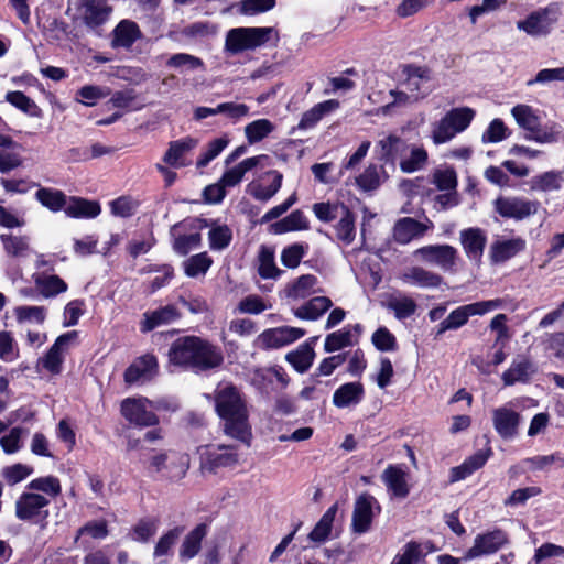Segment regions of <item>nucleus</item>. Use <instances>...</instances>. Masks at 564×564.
<instances>
[{
    "label": "nucleus",
    "mask_w": 564,
    "mask_h": 564,
    "mask_svg": "<svg viewBox=\"0 0 564 564\" xmlns=\"http://www.w3.org/2000/svg\"><path fill=\"white\" fill-rule=\"evenodd\" d=\"M36 286L45 297H53L67 290V284L59 276L54 274H42L36 278Z\"/></svg>",
    "instance_id": "ea45409f"
},
{
    "label": "nucleus",
    "mask_w": 564,
    "mask_h": 564,
    "mask_svg": "<svg viewBox=\"0 0 564 564\" xmlns=\"http://www.w3.org/2000/svg\"><path fill=\"white\" fill-rule=\"evenodd\" d=\"M427 152L424 148L410 144L408 153L400 161V169L404 173L422 170L427 163Z\"/></svg>",
    "instance_id": "e433bc0d"
},
{
    "label": "nucleus",
    "mask_w": 564,
    "mask_h": 564,
    "mask_svg": "<svg viewBox=\"0 0 564 564\" xmlns=\"http://www.w3.org/2000/svg\"><path fill=\"white\" fill-rule=\"evenodd\" d=\"M456 249L448 245L425 246L414 251V257L421 261L448 271L455 265Z\"/></svg>",
    "instance_id": "ddd939ff"
},
{
    "label": "nucleus",
    "mask_w": 564,
    "mask_h": 564,
    "mask_svg": "<svg viewBox=\"0 0 564 564\" xmlns=\"http://www.w3.org/2000/svg\"><path fill=\"white\" fill-rule=\"evenodd\" d=\"M542 344L552 358L564 362V332L545 334Z\"/></svg>",
    "instance_id": "de8ad7c7"
},
{
    "label": "nucleus",
    "mask_w": 564,
    "mask_h": 564,
    "mask_svg": "<svg viewBox=\"0 0 564 564\" xmlns=\"http://www.w3.org/2000/svg\"><path fill=\"white\" fill-rule=\"evenodd\" d=\"M258 258V271L262 278L274 279L281 273V270L274 263V252L270 248L262 246Z\"/></svg>",
    "instance_id": "49530a36"
},
{
    "label": "nucleus",
    "mask_w": 564,
    "mask_h": 564,
    "mask_svg": "<svg viewBox=\"0 0 564 564\" xmlns=\"http://www.w3.org/2000/svg\"><path fill=\"white\" fill-rule=\"evenodd\" d=\"M151 408L152 402L145 398H127L121 402V414L137 426H153L159 419Z\"/></svg>",
    "instance_id": "6e6552de"
},
{
    "label": "nucleus",
    "mask_w": 564,
    "mask_h": 564,
    "mask_svg": "<svg viewBox=\"0 0 564 564\" xmlns=\"http://www.w3.org/2000/svg\"><path fill=\"white\" fill-rule=\"evenodd\" d=\"M228 143L229 139L226 137L210 141L207 144L206 151L202 153L200 158L197 160V167H205L212 160L218 156V154L228 145Z\"/></svg>",
    "instance_id": "13d9d810"
},
{
    "label": "nucleus",
    "mask_w": 564,
    "mask_h": 564,
    "mask_svg": "<svg viewBox=\"0 0 564 564\" xmlns=\"http://www.w3.org/2000/svg\"><path fill=\"white\" fill-rule=\"evenodd\" d=\"M111 46L113 48H130L132 44L141 37V31L138 24L130 20H122L112 32Z\"/></svg>",
    "instance_id": "a878e982"
},
{
    "label": "nucleus",
    "mask_w": 564,
    "mask_h": 564,
    "mask_svg": "<svg viewBox=\"0 0 564 564\" xmlns=\"http://www.w3.org/2000/svg\"><path fill=\"white\" fill-rule=\"evenodd\" d=\"M402 72L405 75L404 86L415 100L430 93L426 84L431 80V70L427 67L409 64Z\"/></svg>",
    "instance_id": "dca6fc26"
},
{
    "label": "nucleus",
    "mask_w": 564,
    "mask_h": 564,
    "mask_svg": "<svg viewBox=\"0 0 564 564\" xmlns=\"http://www.w3.org/2000/svg\"><path fill=\"white\" fill-rule=\"evenodd\" d=\"M271 227L275 234H283L292 230L307 229L308 223L304 214L297 209L285 218L274 223Z\"/></svg>",
    "instance_id": "a19ab883"
},
{
    "label": "nucleus",
    "mask_w": 564,
    "mask_h": 564,
    "mask_svg": "<svg viewBox=\"0 0 564 564\" xmlns=\"http://www.w3.org/2000/svg\"><path fill=\"white\" fill-rule=\"evenodd\" d=\"M273 130V124L267 119L256 120L245 128V133L250 143H257Z\"/></svg>",
    "instance_id": "603ef678"
},
{
    "label": "nucleus",
    "mask_w": 564,
    "mask_h": 564,
    "mask_svg": "<svg viewBox=\"0 0 564 564\" xmlns=\"http://www.w3.org/2000/svg\"><path fill=\"white\" fill-rule=\"evenodd\" d=\"M286 360L300 372H306L313 364L315 351L311 343L300 345L295 350L286 355Z\"/></svg>",
    "instance_id": "c9c22d12"
},
{
    "label": "nucleus",
    "mask_w": 564,
    "mask_h": 564,
    "mask_svg": "<svg viewBox=\"0 0 564 564\" xmlns=\"http://www.w3.org/2000/svg\"><path fill=\"white\" fill-rule=\"evenodd\" d=\"M364 397V387L360 382H349L340 386L333 395V403L337 408H347L358 404Z\"/></svg>",
    "instance_id": "2f4dec72"
},
{
    "label": "nucleus",
    "mask_w": 564,
    "mask_h": 564,
    "mask_svg": "<svg viewBox=\"0 0 564 564\" xmlns=\"http://www.w3.org/2000/svg\"><path fill=\"white\" fill-rule=\"evenodd\" d=\"M181 35L191 39V40H198L207 37L215 33V28L210 25L208 22H194L192 24H188L184 26L181 30Z\"/></svg>",
    "instance_id": "052dcab7"
},
{
    "label": "nucleus",
    "mask_w": 564,
    "mask_h": 564,
    "mask_svg": "<svg viewBox=\"0 0 564 564\" xmlns=\"http://www.w3.org/2000/svg\"><path fill=\"white\" fill-rule=\"evenodd\" d=\"M317 278L312 274H304L297 278L293 283L289 284L285 293L291 299H304L314 292Z\"/></svg>",
    "instance_id": "58836bf2"
},
{
    "label": "nucleus",
    "mask_w": 564,
    "mask_h": 564,
    "mask_svg": "<svg viewBox=\"0 0 564 564\" xmlns=\"http://www.w3.org/2000/svg\"><path fill=\"white\" fill-rule=\"evenodd\" d=\"M232 446L220 445L217 448L209 447L202 457V469L214 473L219 467L232 466L237 463V454Z\"/></svg>",
    "instance_id": "6ab92c4d"
},
{
    "label": "nucleus",
    "mask_w": 564,
    "mask_h": 564,
    "mask_svg": "<svg viewBox=\"0 0 564 564\" xmlns=\"http://www.w3.org/2000/svg\"><path fill=\"white\" fill-rule=\"evenodd\" d=\"M350 345H352L351 332L343 329L326 336L324 349L327 352H333Z\"/></svg>",
    "instance_id": "4d7b16f0"
},
{
    "label": "nucleus",
    "mask_w": 564,
    "mask_h": 564,
    "mask_svg": "<svg viewBox=\"0 0 564 564\" xmlns=\"http://www.w3.org/2000/svg\"><path fill=\"white\" fill-rule=\"evenodd\" d=\"M558 10L555 6L532 12L527 19L518 21L517 28L531 36L547 35L557 21Z\"/></svg>",
    "instance_id": "9d476101"
},
{
    "label": "nucleus",
    "mask_w": 564,
    "mask_h": 564,
    "mask_svg": "<svg viewBox=\"0 0 564 564\" xmlns=\"http://www.w3.org/2000/svg\"><path fill=\"white\" fill-rule=\"evenodd\" d=\"M213 260L207 256L206 252L192 256L184 262V269L186 275L196 278L200 274H205L210 268Z\"/></svg>",
    "instance_id": "09e8293b"
},
{
    "label": "nucleus",
    "mask_w": 564,
    "mask_h": 564,
    "mask_svg": "<svg viewBox=\"0 0 564 564\" xmlns=\"http://www.w3.org/2000/svg\"><path fill=\"white\" fill-rule=\"evenodd\" d=\"M460 240L468 258L474 261H479L487 242L484 231L479 228L463 230L460 232Z\"/></svg>",
    "instance_id": "393cba45"
},
{
    "label": "nucleus",
    "mask_w": 564,
    "mask_h": 564,
    "mask_svg": "<svg viewBox=\"0 0 564 564\" xmlns=\"http://www.w3.org/2000/svg\"><path fill=\"white\" fill-rule=\"evenodd\" d=\"M562 181L561 173L550 171L534 176L530 182V187L533 191H556L561 187Z\"/></svg>",
    "instance_id": "a18cd8bd"
},
{
    "label": "nucleus",
    "mask_w": 564,
    "mask_h": 564,
    "mask_svg": "<svg viewBox=\"0 0 564 564\" xmlns=\"http://www.w3.org/2000/svg\"><path fill=\"white\" fill-rule=\"evenodd\" d=\"M197 143L198 141L191 137L170 142L169 149L163 156V161L174 167L183 166V156L191 152Z\"/></svg>",
    "instance_id": "c756f323"
},
{
    "label": "nucleus",
    "mask_w": 564,
    "mask_h": 564,
    "mask_svg": "<svg viewBox=\"0 0 564 564\" xmlns=\"http://www.w3.org/2000/svg\"><path fill=\"white\" fill-rule=\"evenodd\" d=\"M167 356L170 364L195 371H208L224 362L221 349L198 336L177 338Z\"/></svg>",
    "instance_id": "f03ea898"
},
{
    "label": "nucleus",
    "mask_w": 564,
    "mask_h": 564,
    "mask_svg": "<svg viewBox=\"0 0 564 564\" xmlns=\"http://www.w3.org/2000/svg\"><path fill=\"white\" fill-rule=\"evenodd\" d=\"M388 308L394 312L398 319H405L413 315L416 311V303L409 296L393 297L388 304Z\"/></svg>",
    "instance_id": "3c124183"
},
{
    "label": "nucleus",
    "mask_w": 564,
    "mask_h": 564,
    "mask_svg": "<svg viewBox=\"0 0 564 564\" xmlns=\"http://www.w3.org/2000/svg\"><path fill=\"white\" fill-rule=\"evenodd\" d=\"M77 332H68L57 337L54 345L43 358V367L52 373H59L63 362V352L66 347L76 339Z\"/></svg>",
    "instance_id": "5701e85b"
},
{
    "label": "nucleus",
    "mask_w": 564,
    "mask_h": 564,
    "mask_svg": "<svg viewBox=\"0 0 564 564\" xmlns=\"http://www.w3.org/2000/svg\"><path fill=\"white\" fill-rule=\"evenodd\" d=\"M520 414L509 408L502 406L492 411V423L497 433L505 440L518 434Z\"/></svg>",
    "instance_id": "a211bd4d"
},
{
    "label": "nucleus",
    "mask_w": 564,
    "mask_h": 564,
    "mask_svg": "<svg viewBox=\"0 0 564 564\" xmlns=\"http://www.w3.org/2000/svg\"><path fill=\"white\" fill-rule=\"evenodd\" d=\"M540 203L521 197H499L495 200L496 212L503 218L522 220L534 215Z\"/></svg>",
    "instance_id": "f8f14e48"
},
{
    "label": "nucleus",
    "mask_w": 564,
    "mask_h": 564,
    "mask_svg": "<svg viewBox=\"0 0 564 564\" xmlns=\"http://www.w3.org/2000/svg\"><path fill=\"white\" fill-rule=\"evenodd\" d=\"M433 183L441 191L455 189L457 185L456 173L452 169L437 170L433 175Z\"/></svg>",
    "instance_id": "69168bd1"
},
{
    "label": "nucleus",
    "mask_w": 564,
    "mask_h": 564,
    "mask_svg": "<svg viewBox=\"0 0 564 564\" xmlns=\"http://www.w3.org/2000/svg\"><path fill=\"white\" fill-rule=\"evenodd\" d=\"M65 213L69 217L93 218L99 215L100 206L97 202L74 197L72 198L70 203L65 207Z\"/></svg>",
    "instance_id": "4c0bfd02"
},
{
    "label": "nucleus",
    "mask_w": 564,
    "mask_h": 564,
    "mask_svg": "<svg viewBox=\"0 0 564 564\" xmlns=\"http://www.w3.org/2000/svg\"><path fill=\"white\" fill-rule=\"evenodd\" d=\"M377 500L371 495L364 492L356 499L352 512V530L356 533L367 532L373 519V506Z\"/></svg>",
    "instance_id": "2eb2a0df"
},
{
    "label": "nucleus",
    "mask_w": 564,
    "mask_h": 564,
    "mask_svg": "<svg viewBox=\"0 0 564 564\" xmlns=\"http://www.w3.org/2000/svg\"><path fill=\"white\" fill-rule=\"evenodd\" d=\"M37 200L52 212H58L66 205V195L56 189L40 188L35 194Z\"/></svg>",
    "instance_id": "c03bdc74"
},
{
    "label": "nucleus",
    "mask_w": 564,
    "mask_h": 564,
    "mask_svg": "<svg viewBox=\"0 0 564 564\" xmlns=\"http://www.w3.org/2000/svg\"><path fill=\"white\" fill-rule=\"evenodd\" d=\"M474 116V110L468 107L449 110L438 122L433 124V142L435 144H442L449 141L469 126Z\"/></svg>",
    "instance_id": "7ed1b4c3"
},
{
    "label": "nucleus",
    "mask_w": 564,
    "mask_h": 564,
    "mask_svg": "<svg viewBox=\"0 0 564 564\" xmlns=\"http://www.w3.org/2000/svg\"><path fill=\"white\" fill-rule=\"evenodd\" d=\"M400 279L403 283L417 285L420 288H437L442 283V276L427 271L421 267H411L405 269Z\"/></svg>",
    "instance_id": "b1692460"
},
{
    "label": "nucleus",
    "mask_w": 564,
    "mask_h": 564,
    "mask_svg": "<svg viewBox=\"0 0 564 564\" xmlns=\"http://www.w3.org/2000/svg\"><path fill=\"white\" fill-rule=\"evenodd\" d=\"M433 227L432 221L421 223L412 217H403L393 226V238L398 243L406 245L413 239L423 237Z\"/></svg>",
    "instance_id": "f3484780"
},
{
    "label": "nucleus",
    "mask_w": 564,
    "mask_h": 564,
    "mask_svg": "<svg viewBox=\"0 0 564 564\" xmlns=\"http://www.w3.org/2000/svg\"><path fill=\"white\" fill-rule=\"evenodd\" d=\"M509 543L508 534L501 529H495L476 535L474 544L469 547L463 558L474 560L498 552Z\"/></svg>",
    "instance_id": "1a4fd4ad"
},
{
    "label": "nucleus",
    "mask_w": 564,
    "mask_h": 564,
    "mask_svg": "<svg viewBox=\"0 0 564 564\" xmlns=\"http://www.w3.org/2000/svg\"><path fill=\"white\" fill-rule=\"evenodd\" d=\"M511 113L517 123L529 132L525 134L527 140H534L539 143H551L557 140V133L540 129V119L530 106L517 105L512 108Z\"/></svg>",
    "instance_id": "0eeeda50"
},
{
    "label": "nucleus",
    "mask_w": 564,
    "mask_h": 564,
    "mask_svg": "<svg viewBox=\"0 0 564 564\" xmlns=\"http://www.w3.org/2000/svg\"><path fill=\"white\" fill-rule=\"evenodd\" d=\"M524 247L525 241L520 237L507 240H497L490 248L491 260L495 263H502L518 254L524 249Z\"/></svg>",
    "instance_id": "bb28decb"
},
{
    "label": "nucleus",
    "mask_w": 564,
    "mask_h": 564,
    "mask_svg": "<svg viewBox=\"0 0 564 564\" xmlns=\"http://www.w3.org/2000/svg\"><path fill=\"white\" fill-rule=\"evenodd\" d=\"M333 305L327 296H316L294 311V315L301 319L316 321Z\"/></svg>",
    "instance_id": "473e14b6"
},
{
    "label": "nucleus",
    "mask_w": 564,
    "mask_h": 564,
    "mask_svg": "<svg viewBox=\"0 0 564 564\" xmlns=\"http://www.w3.org/2000/svg\"><path fill=\"white\" fill-rule=\"evenodd\" d=\"M542 490L540 487H525L519 488L511 492V495L505 500V506L516 507L524 505L528 499L541 495Z\"/></svg>",
    "instance_id": "680f3d73"
},
{
    "label": "nucleus",
    "mask_w": 564,
    "mask_h": 564,
    "mask_svg": "<svg viewBox=\"0 0 564 564\" xmlns=\"http://www.w3.org/2000/svg\"><path fill=\"white\" fill-rule=\"evenodd\" d=\"M144 319L141 325L143 333L150 332L158 326L169 324L180 317V313L173 305H166L152 312H148L144 315Z\"/></svg>",
    "instance_id": "7c9ffc66"
},
{
    "label": "nucleus",
    "mask_w": 564,
    "mask_h": 564,
    "mask_svg": "<svg viewBox=\"0 0 564 564\" xmlns=\"http://www.w3.org/2000/svg\"><path fill=\"white\" fill-rule=\"evenodd\" d=\"M158 372V360L155 356L147 354L138 358L124 371V380L132 384L140 379H151Z\"/></svg>",
    "instance_id": "412c9836"
},
{
    "label": "nucleus",
    "mask_w": 564,
    "mask_h": 564,
    "mask_svg": "<svg viewBox=\"0 0 564 564\" xmlns=\"http://www.w3.org/2000/svg\"><path fill=\"white\" fill-rule=\"evenodd\" d=\"M337 512V506H332L316 523L308 538L314 542H323L330 533L332 524Z\"/></svg>",
    "instance_id": "37998d69"
},
{
    "label": "nucleus",
    "mask_w": 564,
    "mask_h": 564,
    "mask_svg": "<svg viewBox=\"0 0 564 564\" xmlns=\"http://www.w3.org/2000/svg\"><path fill=\"white\" fill-rule=\"evenodd\" d=\"M208 527L206 523L196 525L183 540L180 549L181 558H192L200 551L202 540L207 535Z\"/></svg>",
    "instance_id": "f704fd0d"
},
{
    "label": "nucleus",
    "mask_w": 564,
    "mask_h": 564,
    "mask_svg": "<svg viewBox=\"0 0 564 564\" xmlns=\"http://www.w3.org/2000/svg\"><path fill=\"white\" fill-rule=\"evenodd\" d=\"M28 487L29 489L43 491L53 497H56L61 494L59 480L53 476L33 479Z\"/></svg>",
    "instance_id": "bf43d9fd"
},
{
    "label": "nucleus",
    "mask_w": 564,
    "mask_h": 564,
    "mask_svg": "<svg viewBox=\"0 0 564 564\" xmlns=\"http://www.w3.org/2000/svg\"><path fill=\"white\" fill-rule=\"evenodd\" d=\"M338 107L339 102L335 99H329L315 105L303 113L297 124V129L306 130L313 128L325 115L336 110Z\"/></svg>",
    "instance_id": "72a5a7b5"
},
{
    "label": "nucleus",
    "mask_w": 564,
    "mask_h": 564,
    "mask_svg": "<svg viewBox=\"0 0 564 564\" xmlns=\"http://www.w3.org/2000/svg\"><path fill=\"white\" fill-rule=\"evenodd\" d=\"M189 468V456L185 453L162 452L152 455L149 459L150 473L159 474L169 480L182 479Z\"/></svg>",
    "instance_id": "20e7f679"
},
{
    "label": "nucleus",
    "mask_w": 564,
    "mask_h": 564,
    "mask_svg": "<svg viewBox=\"0 0 564 564\" xmlns=\"http://www.w3.org/2000/svg\"><path fill=\"white\" fill-rule=\"evenodd\" d=\"M381 149L380 159L394 164L395 160H402L408 153L410 144L398 135L390 134L379 141Z\"/></svg>",
    "instance_id": "c85d7f7f"
},
{
    "label": "nucleus",
    "mask_w": 564,
    "mask_h": 564,
    "mask_svg": "<svg viewBox=\"0 0 564 564\" xmlns=\"http://www.w3.org/2000/svg\"><path fill=\"white\" fill-rule=\"evenodd\" d=\"M305 330L297 327L283 326L263 332L260 336L262 344L268 348H278L303 337Z\"/></svg>",
    "instance_id": "4be33fe9"
},
{
    "label": "nucleus",
    "mask_w": 564,
    "mask_h": 564,
    "mask_svg": "<svg viewBox=\"0 0 564 564\" xmlns=\"http://www.w3.org/2000/svg\"><path fill=\"white\" fill-rule=\"evenodd\" d=\"M536 368L532 360L527 356L517 357L511 366L502 373L501 379L505 386H513L517 382H528Z\"/></svg>",
    "instance_id": "aec40b11"
},
{
    "label": "nucleus",
    "mask_w": 564,
    "mask_h": 564,
    "mask_svg": "<svg viewBox=\"0 0 564 564\" xmlns=\"http://www.w3.org/2000/svg\"><path fill=\"white\" fill-rule=\"evenodd\" d=\"M0 239L3 248L9 256L23 257L29 250V239L22 236L1 235Z\"/></svg>",
    "instance_id": "8fccbe9b"
},
{
    "label": "nucleus",
    "mask_w": 564,
    "mask_h": 564,
    "mask_svg": "<svg viewBox=\"0 0 564 564\" xmlns=\"http://www.w3.org/2000/svg\"><path fill=\"white\" fill-rule=\"evenodd\" d=\"M183 532V527H175L169 530L164 535H162L154 547V556L161 557L167 555L170 550L177 542Z\"/></svg>",
    "instance_id": "5fc2aeb1"
},
{
    "label": "nucleus",
    "mask_w": 564,
    "mask_h": 564,
    "mask_svg": "<svg viewBox=\"0 0 564 564\" xmlns=\"http://www.w3.org/2000/svg\"><path fill=\"white\" fill-rule=\"evenodd\" d=\"M209 246L213 250H223L232 239L231 229L227 225L215 226L208 234Z\"/></svg>",
    "instance_id": "864d4df0"
},
{
    "label": "nucleus",
    "mask_w": 564,
    "mask_h": 564,
    "mask_svg": "<svg viewBox=\"0 0 564 564\" xmlns=\"http://www.w3.org/2000/svg\"><path fill=\"white\" fill-rule=\"evenodd\" d=\"M503 301L501 299H495L459 306L441 322L436 336L444 334L446 330L458 329L468 322L470 316L484 315L501 307Z\"/></svg>",
    "instance_id": "39448f33"
},
{
    "label": "nucleus",
    "mask_w": 564,
    "mask_h": 564,
    "mask_svg": "<svg viewBox=\"0 0 564 564\" xmlns=\"http://www.w3.org/2000/svg\"><path fill=\"white\" fill-rule=\"evenodd\" d=\"M422 557L420 544L410 542L404 546L403 553L392 564H417Z\"/></svg>",
    "instance_id": "774afa93"
},
{
    "label": "nucleus",
    "mask_w": 564,
    "mask_h": 564,
    "mask_svg": "<svg viewBox=\"0 0 564 564\" xmlns=\"http://www.w3.org/2000/svg\"><path fill=\"white\" fill-rule=\"evenodd\" d=\"M381 477L394 497L405 498L409 495L406 474L399 466L390 465L384 469Z\"/></svg>",
    "instance_id": "cd10ccee"
},
{
    "label": "nucleus",
    "mask_w": 564,
    "mask_h": 564,
    "mask_svg": "<svg viewBox=\"0 0 564 564\" xmlns=\"http://www.w3.org/2000/svg\"><path fill=\"white\" fill-rule=\"evenodd\" d=\"M200 234L182 235L174 240L173 249L181 256H186L193 248L200 245Z\"/></svg>",
    "instance_id": "0e129e2a"
},
{
    "label": "nucleus",
    "mask_w": 564,
    "mask_h": 564,
    "mask_svg": "<svg viewBox=\"0 0 564 564\" xmlns=\"http://www.w3.org/2000/svg\"><path fill=\"white\" fill-rule=\"evenodd\" d=\"M112 11V8L107 3V0H80L78 7L79 15L89 29H97L102 25Z\"/></svg>",
    "instance_id": "4468645a"
},
{
    "label": "nucleus",
    "mask_w": 564,
    "mask_h": 564,
    "mask_svg": "<svg viewBox=\"0 0 564 564\" xmlns=\"http://www.w3.org/2000/svg\"><path fill=\"white\" fill-rule=\"evenodd\" d=\"M272 32V28L231 29L226 36V50L232 54L253 50L267 43Z\"/></svg>",
    "instance_id": "423d86ee"
},
{
    "label": "nucleus",
    "mask_w": 564,
    "mask_h": 564,
    "mask_svg": "<svg viewBox=\"0 0 564 564\" xmlns=\"http://www.w3.org/2000/svg\"><path fill=\"white\" fill-rule=\"evenodd\" d=\"M357 184L364 191L376 189L380 184V176L376 165L368 166L357 178Z\"/></svg>",
    "instance_id": "338daca9"
},
{
    "label": "nucleus",
    "mask_w": 564,
    "mask_h": 564,
    "mask_svg": "<svg viewBox=\"0 0 564 564\" xmlns=\"http://www.w3.org/2000/svg\"><path fill=\"white\" fill-rule=\"evenodd\" d=\"M26 430L22 427H13L10 433L0 438V445L4 453L13 454L21 448V438Z\"/></svg>",
    "instance_id": "e2e57ef3"
},
{
    "label": "nucleus",
    "mask_w": 564,
    "mask_h": 564,
    "mask_svg": "<svg viewBox=\"0 0 564 564\" xmlns=\"http://www.w3.org/2000/svg\"><path fill=\"white\" fill-rule=\"evenodd\" d=\"M347 208L344 204L316 203L313 205V212L316 217L325 223L338 218Z\"/></svg>",
    "instance_id": "6e6d98bb"
},
{
    "label": "nucleus",
    "mask_w": 564,
    "mask_h": 564,
    "mask_svg": "<svg viewBox=\"0 0 564 564\" xmlns=\"http://www.w3.org/2000/svg\"><path fill=\"white\" fill-rule=\"evenodd\" d=\"M50 501L42 495L23 492L15 502V516L22 521L45 520L48 511L45 508Z\"/></svg>",
    "instance_id": "9b49d317"
},
{
    "label": "nucleus",
    "mask_w": 564,
    "mask_h": 564,
    "mask_svg": "<svg viewBox=\"0 0 564 564\" xmlns=\"http://www.w3.org/2000/svg\"><path fill=\"white\" fill-rule=\"evenodd\" d=\"M338 218L335 226L336 237L344 243L350 245L356 236L355 216L347 207Z\"/></svg>",
    "instance_id": "79ce46f5"
},
{
    "label": "nucleus",
    "mask_w": 564,
    "mask_h": 564,
    "mask_svg": "<svg viewBox=\"0 0 564 564\" xmlns=\"http://www.w3.org/2000/svg\"><path fill=\"white\" fill-rule=\"evenodd\" d=\"M215 409L227 436L250 445L252 438L249 412L240 391L232 384L219 386L215 392Z\"/></svg>",
    "instance_id": "f257e3e1"
}]
</instances>
